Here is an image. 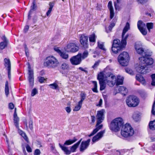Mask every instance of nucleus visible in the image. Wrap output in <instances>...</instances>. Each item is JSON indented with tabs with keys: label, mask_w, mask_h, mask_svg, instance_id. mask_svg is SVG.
<instances>
[{
	"label": "nucleus",
	"mask_w": 155,
	"mask_h": 155,
	"mask_svg": "<svg viewBox=\"0 0 155 155\" xmlns=\"http://www.w3.org/2000/svg\"><path fill=\"white\" fill-rule=\"evenodd\" d=\"M139 59L140 61V64L141 66L137 68V71L141 74H145L146 72L145 68L147 65H151L153 63V59L151 58L144 57H139Z\"/></svg>",
	"instance_id": "nucleus-1"
},
{
	"label": "nucleus",
	"mask_w": 155,
	"mask_h": 155,
	"mask_svg": "<svg viewBox=\"0 0 155 155\" xmlns=\"http://www.w3.org/2000/svg\"><path fill=\"white\" fill-rule=\"evenodd\" d=\"M134 133V129L129 124H126L122 126L121 134L123 137L126 138H130Z\"/></svg>",
	"instance_id": "nucleus-2"
},
{
	"label": "nucleus",
	"mask_w": 155,
	"mask_h": 155,
	"mask_svg": "<svg viewBox=\"0 0 155 155\" xmlns=\"http://www.w3.org/2000/svg\"><path fill=\"white\" fill-rule=\"evenodd\" d=\"M124 124L123 119L120 117L114 120L110 125V128L111 130L114 132H117Z\"/></svg>",
	"instance_id": "nucleus-3"
},
{
	"label": "nucleus",
	"mask_w": 155,
	"mask_h": 155,
	"mask_svg": "<svg viewBox=\"0 0 155 155\" xmlns=\"http://www.w3.org/2000/svg\"><path fill=\"white\" fill-rule=\"evenodd\" d=\"M58 64L57 59L53 56L47 57L44 63L45 66L50 68H55L58 66Z\"/></svg>",
	"instance_id": "nucleus-4"
},
{
	"label": "nucleus",
	"mask_w": 155,
	"mask_h": 155,
	"mask_svg": "<svg viewBox=\"0 0 155 155\" xmlns=\"http://www.w3.org/2000/svg\"><path fill=\"white\" fill-rule=\"evenodd\" d=\"M129 60L128 54L126 52L124 51L121 53L118 57V61L120 64L122 66H127Z\"/></svg>",
	"instance_id": "nucleus-5"
},
{
	"label": "nucleus",
	"mask_w": 155,
	"mask_h": 155,
	"mask_svg": "<svg viewBox=\"0 0 155 155\" xmlns=\"http://www.w3.org/2000/svg\"><path fill=\"white\" fill-rule=\"evenodd\" d=\"M126 102L129 107H135L139 104V100L136 96L134 95H130L127 98Z\"/></svg>",
	"instance_id": "nucleus-6"
},
{
	"label": "nucleus",
	"mask_w": 155,
	"mask_h": 155,
	"mask_svg": "<svg viewBox=\"0 0 155 155\" xmlns=\"http://www.w3.org/2000/svg\"><path fill=\"white\" fill-rule=\"evenodd\" d=\"M81 61V53H79L77 55L73 56L70 59L71 64L73 65L80 64Z\"/></svg>",
	"instance_id": "nucleus-7"
},
{
	"label": "nucleus",
	"mask_w": 155,
	"mask_h": 155,
	"mask_svg": "<svg viewBox=\"0 0 155 155\" xmlns=\"http://www.w3.org/2000/svg\"><path fill=\"white\" fill-rule=\"evenodd\" d=\"M105 111L104 110L98 111L97 112L96 115L97 121V124H101L104 120V113Z\"/></svg>",
	"instance_id": "nucleus-8"
},
{
	"label": "nucleus",
	"mask_w": 155,
	"mask_h": 155,
	"mask_svg": "<svg viewBox=\"0 0 155 155\" xmlns=\"http://www.w3.org/2000/svg\"><path fill=\"white\" fill-rule=\"evenodd\" d=\"M80 42L81 46L84 48H87V36L84 34L81 35Z\"/></svg>",
	"instance_id": "nucleus-9"
},
{
	"label": "nucleus",
	"mask_w": 155,
	"mask_h": 155,
	"mask_svg": "<svg viewBox=\"0 0 155 155\" xmlns=\"http://www.w3.org/2000/svg\"><path fill=\"white\" fill-rule=\"evenodd\" d=\"M67 48L69 49V51H70L72 52H75L78 50L79 47L74 43H70L68 45Z\"/></svg>",
	"instance_id": "nucleus-10"
},
{
	"label": "nucleus",
	"mask_w": 155,
	"mask_h": 155,
	"mask_svg": "<svg viewBox=\"0 0 155 155\" xmlns=\"http://www.w3.org/2000/svg\"><path fill=\"white\" fill-rule=\"evenodd\" d=\"M105 133V130L101 131L98 133L95 136H94L92 139L93 143L98 141L103 136V134Z\"/></svg>",
	"instance_id": "nucleus-11"
},
{
	"label": "nucleus",
	"mask_w": 155,
	"mask_h": 155,
	"mask_svg": "<svg viewBox=\"0 0 155 155\" xmlns=\"http://www.w3.org/2000/svg\"><path fill=\"white\" fill-rule=\"evenodd\" d=\"M97 124L96 125V128L93 131L91 132V134L88 135L89 137H91L93 136L95 134H96L99 130L102 128L103 126V125H100V124H97Z\"/></svg>",
	"instance_id": "nucleus-12"
},
{
	"label": "nucleus",
	"mask_w": 155,
	"mask_h": 155,
	"mask_svg": "<svg viewBox=\"0 0 155 155\" xmlns=\"http://www.w3.org/2000/svg\"><path fill=\"white\" fill-rule=\"evenodd\" d=\"M124 48V47L121 45L120 47H116L115 46H112L111 50L114 53L116 54L121 51Z\"/></svg>",
	"instance_id": "nucleus-13"
},
{
	"label": "nucleus",
	"mask_w": 155,
	"mask_h": 155,
	"mask_svg": "<svg viewBox=\"0 0 155 155\" xmlns=\"http://www.w3.org/2000/svg\"><path fill=\"white\" fill-rule=\"evenodd\" d=\"M125 34L122 35V40H121V45L125 47L127 44V38L129 34H127L125 36Z\"/></svg>",
	"instance_id": "nucleus-14"
},
{
	"label": "nucleus",
	"mask_w": 155,
	"mask_h": 155,
	"mask_svg": "<svg viewBox=\"0 0 155 155\" xmlns=\"http://www.w3.org/2000/svg\"><path fill=\"white\" fill-rule=\"evenodd\" d=\"M4 65L5 67L7 68V70H11V64L9 59L5 58L4 59Z\"/></svg>",
	"instance_id": "nucleus-15"
},
{
	"label": "nucleus",
	"mask_w": 155,
	"mask_h": 155,
	"mask_svg": "<svg viewBox=\"0 0 155 155\" xmlns=\"http://www.w3.org/2000/svg\"><path fill=\"white\" fill-rule=\"evenodd\" d=\"M54 5V2H51L49 3V8L46 13V15L47 16H49Z\"/></svg>",
	"instance_id": "nucleus-16"
},
{
	"label": "nucleus",
	"mask_w": 155,
	"mask_h": 155,
	"mask_svg": "<svg viewBox=\"0 0 155 155\" xmlns=\"http://www.w3.org/2000/svg\"><path fill=\"white\" fill-rule=\"evenodd\" d=\"M124 79V78L123 77L118 76L117 77L116 82H115V83H116V85L118 86L122 84L123 83Z\"/></svg>",
	"instance_id": "nucleus-17"
},
{
	"label": "nucleus",
	"mask_w": 155,
	"mask_h": 155,
	"mask_svg": "<svg viewBox=\"0 0 155 155\" xmlns=\"http://www.w3.org/2000/svg\"><path fill=\"white\" fill-rule=\"evenodd\" d=\"M104 76L105 78H106L108 80H114L116 79L115 76L110 72H108L106 73Z\"/></svg>",
	"instance_id": "nucleus-18"
},
{
	"label": "nucleus",
	"mask_w": 155,
	"mask_h": 155,
	"mask_svg": "<svg viewBox=\"0 0 155 155\" xmlns=\"http://www.w3.org/2000/svg\"><path fill=\"white\" fill-rule=\"evenodd\" d=\"M136 79L139 81L141 82L142 84H144L146 81L143 76L140 74H137L136 76Z\"/></svg>",
	"instance_id": "nucleus-19"
},
{
	"label": "nucleus",
	"mask_w": 155,
	"mask_h": 155,
	"mask_svg": "<svg viewBox=\"0 0 155 155\" xmlns=\"http://www.w3.org/2000/svg\"><path fill=\"white\" fill-rule=\"evenodd\" d=\"M118 91L124 95L128 92V90L124 86H120L118 88Z\"/></svg>",
	"instance_id": "nucleus-20"
},
{
	"label": "nucleus",
	"mask_w": 155,
	"mask_h": 155,
	"mask_svg": "<svg viewBox=\"0 0 155 155\" xmlns=\"http://www.w3.org/2000/svg\"><path fill=\"white\" fill-rule=\"evenodd\" d=\"M60 147L61 148L62 150H63L66 155H69L71 153V151L68 150V147H67L62 146L61 144L59 143Z\"/></svg>",
	"instance_id": "nucleus-21"
},
{
	"label": "nucleus",
	"mask_w": 155,
	"mask_h": 155,
	"mask_svg": "<svg viewBox=\"0 0 155 155\" xmlns=\"http://www.w3.org/2000/svg\"><path fill=\"white\" fill-rule=\"evenodd\" d=\"M106 78H105L104 74L102 72H100L98 74L97 76V79L99 82L106 81Z\"/></svg>",
	"instance_id": "nucleus-22"
},
{
	"label": "nucleus",
	"mask_w": 155,
	"mask_h": 155,
	"mask_svg": "<svg viewBox=\"0 0 155 155\" xmlns=\"http://www.w3.org/2000/svg\"><path fill=\"white\" fill-rule=\"evenodd\" d=\"M81 139L79 141H78L77 143L74 144L73 146L71 147L70 148V151L71 152H74L80 144Z\"/></svg>",
	"instance_id": "nucleus-23"
},
{
	"label": "nucleus",
	"mask_w": 155,
	"mask_h": 155,
	"mask_svg": "<svg viewBox=\"0 0 155 155\" xmlns=\"http://www.w3.org/2000/svg\"><path fill=\"white\" fill-rule=\"evenodd\" d=\"M77 139L74 137L72 140L69 139L66 140L64 143V145H69L75 142Z\"/></svg>",
	"instance_id": "nucleus-24"
},
{
	"label": "nucleus",
	"mask_w": 155,
	"mask_h": 155,
	"mask_svg": "<svg viewBox=\"0 0 155 155\" xmlns=\"http://www.w3.org/2000/svg\"><path fill=\"white\" fill-rule=\"evenodd\" d=\"M137 26L138 29L144 28L146 26L145 24L141 20L138 21Z\"/></svg>",
	"instance_id": "nucleus-25"
},
{
	"label": "nucleus",
	"mask_w": 155,
	"mask_h": 155,
	"mask_svg": "<svg viewBox=\"0 0 155 155\" xmlns=\"http://www.w3.org/2000/svg\"><path fill=\"white\" fill-rule=\"evenodd\" d=\"M87 146V141L84 142L83 141L81 143L80 146V150L81 151H83L85 149Z\"/></svg>",
	"instance_id": "nucleus-26"
},
{
	"label": "nucleus",
	"mask_w": 155,
	"mask_h": 155,
	"mask_svg": "<svg viewBox=\"0 0 155 155\" xmlns=\"http://www.w3.org/2000/svg\"><path fill=\"white\" fill-rule=\"evenodd\" d=\"M121 45V41L118 39H114L113 41L112 46L116 47H120Z\"/></svg>",
	"instance_id": "nucleus-27"
},
{
	"label": "nucleus",
	"mask_w": 155,
	"mask_h": 155,
	"mask_svg": "<svg viewBox=\"0 0 155 155\" xmlns=\"http://www.w3.org/2000/svg\"><path fill=\"white\" fill-rule=\"evenodd\" d=\"M106 81L99 82L100 91H103L105 89L106 86Z\"/></svg>",
	"instance_id": "nucleus-28"
},
{
	"label": "nucleus",
	"mask_w": 155,
	"mask_h": 155,
	"mask_svg": "<svg viewBox=\"0 0 155 155\" xmlns=\"http://www.w3.org/2000/svg\"><path fill=\"white\" fill-rule=\"evenodd\" d=\"M5 93L6 96L8 97L9 93L8 83V81H6L5 83Z\"/></svg>",
	"instance_id": "nucleus-29"
},
{
	"label": "nucleus",
	"mask_w": 155,
	"mask_h": 155,
	"mask_svg": "<svg viewBox=\"0 0 155 155\" xmlns=\"http://www.w3.org/2000/svg\"><path fill=\"white\" fill-rule=\"evenodd\" d=\"M113 80L111 79H106V83L110 87H112L115 84V82H113L112 81Z\"/></svg>",
	"instance_id": "nucleus-30"
},
{
	"label": "nucleus",
	"mask_w": 155,
	"mask_h": 155,
	"mask_svg": "<svg viewBox=\"0 0 155 155\" xmlns=\"http://www.w3.org/2000/svg\"><path fill=\"white\" fill-rule=\"evenodd\" d=\"M92 82L94 85V88L92 89V90L94 92L98 93L97 82L96 81H92Z\"/></svg>",
	"instance_id": "nucleus-31"
},
{
	"label": "nucleus",
	"mask_w": 155,
	"mask_h": 155,
	"mask_svg": "<svg viewBox=\"0 0 155 155\" xmlns=\"http://www.w3.org/2000/svg\"><path fill=\"white\" fill-rule=\"evenodd\" d=\"M129 28L130 24L128 22H127L126 23V26L124 28L122 34H123V35L125 34L126 32L128 30Z\"/></svg>",
	"instance_id": "nucleus-32"
},
{
	"label": "nucleus",
	"mask_w": 155,
	"mask_h": 155,
	"mask_svg": "<svg viewBox=\"0 0 155 155\" xmlns=\"http://www.w3.org/2000/svg\"><path fill=\"white\" fill-rule=\"evenodd\" d=\"M96 36L94 33L90 35L89 37V41L91 42L95 43V42Z\"/></svg>",
	"instance_id": "nucleus-33"
},
{
	"label": "nucleus",
	"mask_w": 155,
	"mask_h": 155,
	"mask_svg": "<svg viewBox=\"0 0 155 155\" xmlns=\"http://www.w3.org/2000/svg\"><path fill=\"white\" fill-rule=\"evenodd\" d=\"M135 48L137 51L138 52L139 50H141L142 48V45L141 44L140 42H136L135 45Z\"/></svg>",
	"instance_id": "nucleus-34"
},
{
	"label": "nucleus",
	"mask_w": 155,
	"mask_h": 155,
	"mask_svg": "<svg viewBox=\"0 0 155 155\" xmlns=\"http://www.w3.org/2000/svg\"><path fill=\"white\" fill-rule=\"evenodd\" d=\"M28 77H34L33 71L31 69L30 64H29L28 67Z\"/></svg>",
	"instance_id": "nucleus-35"
},
{
	"label": "nucleus",
	"mask_w": 155,
	"mask_h": 155,
	"mask_svg": "<svg viewBox=\"0 0 155 155\" xmlns=\"http://www.w3.org/2000/svg\"><path fill=\"white\" fill-rule=\"evenodd\" d=\"M149 127L151 130H155V120L150 122L149 124Z\"/></svg>",
	"instance_id": "nucleus-36"
},
{
	"label": "nucleus",
	"mask_w": 155,
	"mask_h": 155,
	"mask_svg": "<svg viewBox=\"0 0 155 155\" xmlns=\"http://www.w3.org/2000/svg\"><path fill=\"white\" fill-rule=\"evenodd\" d=\"M13 120L15 125L17 128H18L19 118L18 117L14 118Z\"/></svg>",
	"instance_id": "nucleus-37"
},
{
	"label": "nucleus",
	"mask_w": 155,
	"mask_h": 155,
	"mask_svg": "<svg viewBox=\"0 0 155 155\" xmlns=\"http://www.w3.org/2000/svg\"><path fill=\"white\" fill-rule=\"evenodd\" d=\"M28 79L30 86L32 87L34 85V77H28Z\"/></svg>",
	"instance_id": "nucleus-38"
},
{
	"label": "nucleus",
	"mask_w": 155,
	"mask_h": 155,
	"mask_svg": "<svg viewBox=\"0 0 155 155\" xmlns=\"http://www.w3.org/2000/svg\"><path fill=\"white\" fill-rule=\"evenodd\" d=\"M59 55L62 58L64 59H67L68 57V54L62 51Z\"/></svg>",
	"instance_id": "nucleus-39"
},
{
	"label": "nucleus",
	"mask_w": 155,
	"mask_h": 155,
	"mask_svg": "<svg viewBox=\"0 0 155 155\" xmlns=\"http://www.w3.org/2000/svg\"><path fill=\"white\" fill-rule=\"evenodd\" d=\"M61 67L63 70H68L69 69L68 64L64 63L62 64Z\"/></svg>",
	"instance_id": "nucleus-40"
},
{
	"label": "nucleus",
	"mask_w": 155,
	"mask_h": 155,
	"mask_svg": "<svg viewBox=\"0 0 155 155\" xmlns=\"http://www.w3.org/2000/svg\"><path fill=\"white\" fill-rule=\"evenodd\" d=\"M86 94H85L83 92H81L80 96L81 98V100L79 101L80 103H82L83 101L85 99Z\"/></svg>",
	"instance_id": "nucleus-41"
},
{
	"label": "nucleus",
	"mask_w": 155,
	"mask_h": 155,
	"mask_svg": "<svg viewBox=\"0 0 155 155\" xmlns=\"http://www.w3.org/2000/svg\"><path fill=\"white\" fill-rule=\"evenodd\" d=\"M7 43L5 42H2L0 43V49L1 50L4 49L7 46Z\"/></svg>",
	"instance_id": "nucleus-42"
},
{
	"label": "nucleus",
	"mask_w": 155,
	"mask_h": 155,
	"mask_svg": "<svg viewBox=\"0 0 155 155\" xmlns=\"http://www.w3.org/2000/svg\"><path fill=\"white\" fill-rule=\"evenodd\" d=\"M82 103L78 102V104L75 107L73 110L74 111H77L79 110L81 107Z\"/></svg>",
	"instance_id": "nucleus-43"
},
{
	"label": "nucleus",
	"mask_w": 155,
	"mask_h": 155,
	"mask_svg": "<svg viewBox=\"0 0 155 155\" xmlns=\"http://www.w3.org/2000/svg\"><path fill=\"white\" fill-rule=\"evenodd\" d=\"M115 24L114 22H111L110 24V25H109V26L108 27V31L107 30V29H106V32L108 33L109 32V31H111L112 28H113L115 26Z\"/></svg>",
	"instance_id": "nucleus-44"
},
{
	"label": "nucleus",
	"mask_w": 155,
	"mask_h": 155,
	"mask_svg": "<svg viewBox=\"0 0 155 155\" xmlns=\"http://www.w3.org/2000/svg\"><path fill=\"white\" fill-rule=\"evenodd\" d=\"M33 5H32L31 7V9L30 11H31V12H32L33 11H35L36 9V8L37 7V6L35 5V0H34L33 3Z\"/></svg>",
	"instance_id": "nucleus-45"
},
{
	"label": "nucleus",
	"mask_w": 155,
	"mask_h": 155,
	"mask_svg": "<svg viewBox=\"0 0 155 155\" xmlns=\"http://www.w3.org/2000/svg\"><path fill=\"white\" fill-rule=\"evenodd\" d=\"M146 26L149 31H150V29H152L153 27V24L152 23H147V24Z\"/></svg>",
	"instance_id": "nucleus-46"
},
{
	"label": "nucleus",
	"mask_w": 155,
	"mask_h": 155,
	"mask_svg": "<svg viewBox=\"0 0 155 155\" xmlns=\"http://www.w3.org/2000/svg\"><path fill=\"white\" fill-rule=\"evenodd\" d=\"M50 87L53 89H57L58 88V85L55 83H54L49 85Z\"/></svg>",
	"instance_id": "nucleus-47"
},
{
	"label": "nucleus",
	"mask_w": 155,
	"mask_h": 155,
	"mask_svg": "<svg viewBox=\"0 0 155 155\" xmlns=\"http://www.w3.org/2000/svg\"><path fill=\"white\" fill-rule=\"evenodd\" d=\"M151 55L152 52H149L147 51H144L143 55H142V57H148L151 56Z\"/></svg>",
	"instance_id": "nucleus-48"
},
{
	"label": "nucleus",
	"mask_w": 155,
	"mask_h": 155,
	"mask_svg": "<svg viewBox=\"0 0 155 155\" xmlns=\"http://www.w3.org/2000/svg\"><path fill=\"white\" fill-rule=\"evenodd\" d=\"M125 71L127 73L130 74L131 75H133L134 74V72L132 71V70L130 68H125Z\"/></svg>",
	"instance_id": "nucleus-49"
},
{
	"label": "nucleus",
	"mask_w": 155,
	"mask_h": 155,
	"mask_svg": "<svg viewBox=\"0 0 155 155\" xmlns=\"http://www.w3.org/2000/svg\"><path fill=\"white\" fill-rule=\"evenodd\" d=\"M152 79L151 84L152 86H155V74H153L151 75Z\"/></svg>",
	"instance_id": "nucleus-50"
},
{
	"label": "nucleus",
	"mask_w": 155,
	"mask_h": 155,
	"mask_svg": "<svg viewBox=\"0 0 155 155\" xmlns=\"http://www.w3.org/2000/svg\"><path fill=\"white\" fill-rule=\"evenodd\" d=\"M38 93V91L36 88H34L31 91V96H34Z\"/></svg>",
	"instance_id": "nucleus-51"
},
{
	"label": "nucleus",
	"mask_w": 155,
	"mask_h": 155,
	"mask_svg": "<svg viewBox=\"0 0 155 155\" xmlns=\"http://www.w3.org/2000/svg\"><path fill=\"white\" fill-rule=\"evenodd\" d=\"M6 141L8 144V153L9 155H12L11 153V149L10 148V144L8 143V140L7 138L6 139Z\"/></svg>",
	"instance_id": "nucleus-52"
},
{
	"label": "nucleus",
	"mask_w": 155,
	"mask_h": 155,
	"mask_svg": "<svg viewBox=\"0 0 155 155\" xmlns=\"http://www.w3.org/2000/svg\"><path fill=\"white\" fill-rule=\"evenodd\" d=\"M87 57V51L86 50L83 53V54H81V59H84Z\"/></svg>",
	"instance_id": "nucleus-53"
},
{
	"label": "nucleus",
	"mask_w": 155,
	"mask_h": 155,
	"mask_svg": "<svg viewBox=\"0 0 155 155\" xmlns=\"http://www.w3.org/2000/svg\"><path fill=\"white\" fill-rule=\"evenodd\" d=\"M24 46L25 48V51L26 55L27 57L29 56V52L28 48L27 47L26 45L25 44L24 45Z\"/></svg>",
	"instance_id": "nucleus-54"
},
{
	"label": "nucleus",
	"mask_w": 155,
	"mask_h": 155,
	"mask_svg": "<svg viewBox=\"0 0 155 155\" xmlns=\"http://www.w3.org/2000/svg\"><path fill=\"white\" fill-rule=\"evenodd\" d=\"M139 30L140 31V32H141V33L144 35H147V31L144 28H140V29H139Z\"/></svg>",
	"instance_id": "nucleus-55"
},
{
	"label": "nucleus",
	"mask_w": 155,
	"mask_h": 155,
	"mask_svg": "<svg viewBox=\"0 0 155 155\" xmlns=\"http://www.w3.org/2000/svg\"><path fill=\"white\" fill-rule=\"evenodd\" d=\"M107 6L110 10H114L113 7L112 5V2L111 1H110L108 2Z\"/></svg>",
	"instance_id": "nucleus-56"
},
{
	"label": "nucleus",
	"mask_w": 155,
	"mask_h": 155,
	"mask_svg": "<svg viewBox=\"0 0 155 155\" xmlns=\"http://www.w3.org/2000/svg\"><path fill=\"white\" fill-rule=\"evenodd\" d=\"M21 135L23 137L25 140L28 143H29V141L28 138L25 133H23Z\"/></svg>",
	"instance_id": "nucleus-57"
},
{
	"label": "nucleus",
	"mask_w": 155,
	"mask_h": 155,
	"mask_svg": "<svg viewBox=\"0 0 155 155\" xmlns=\"http://www.w3.org/2000/svg\"><path fill=\"white\" fill-rule=\"evenodd\" d=\"M97 43L98 46L100 49L104 51L105 50V49L104 47V45L103 44L100 43L99 41Z\"/></svg>",
	"instance_id": "nucleus-58"
},
{
	"label": "nucleus",
	"mask_w": 155,
	"mask_h": 155,
	"mask_svg": "<svg viewBox=\"0 0 155 155\" xmlns=\"http://www.w3.org/2000/svg\"><path fill=\"white\" fill-rule=\"evenodd\" d=\"M100 61H101L100 60H98V61H96L94 63V64L92 66V67L94 69L96 68L99 65Z\"/></svg>",
	"instance_id": "nucleus-59"
},
{
	"label": "nucleus",
	"mask_w": 155,
	"mask_h": 155,
	"mask_svg": "<svg viewBox=\"0 0 155 155\" xmlns=\"http://www.w3.org/2000/svg\"><path fill=\"white\" fill-rule=\"evenodd\" d=\"M41 153L40 150L39 149H36L34 152V155H40Z\"/></svg>",
	"instance_id": "nucleus-60"
},
{
	"label": "nucleus",
	"mask_w": 155,
	"mask_h": 155,
	"mask_svg": "<svg viewBox=\"0 0 155 155\" xmlns=\"http://www.w3.org/2000/svg\"><path fill=\"white\" fill-rule=\"evenodd\" d=\"M26 148L27 151L29 153H31L32 152V150L28 144H27L26 146Z\"/></svg>",
	"instance_id": "nucleus-61"
},
{
	"label": "nucleus",
	"mask_w": 155,
	"mask_h": 155,
	"mask_svg": "<svg viewBox=\"0 0 155 155\" xmlns=\"http://www.w3.org/2000/svg\"><path fill=\"white\" fill-rule=\"evenodd\" d=\"M38 78L39 81L41 83H43L45 80L43 77H38Z\"/></svg>",
	"instance_id": "nucleus-62"
},
{
	"label": "nucleus",
	"mask_w": 155,
	"mask_h": 155,
	"mask_svg": "<svg viewBox=\"0 0 155 155\" xmlns=\"http://www.w3.org/2000/svg\"><path fill=\"white\" fill-rule=\"evenodd\" d=\"M29 127L31 130H32L33 129V124L32 120H30L29 122Z\"/></svg>",
	"instance_id": "nucleus-63"
},
{
	"label": "nucleus",
	"mask_w": 155,
	"mask_h": 155,
	"mask_svg": "<svg viewBox=\"0 0 155 155\" xmlns=\"http://www.w3.org/2000/svg\"><path fill=\"white\" fill-rule=\"evenodd\" d=\"M110 19H112L114 17V10H110Z\"/></svg>",
	"instance_id": "nucleus-64"
}]
</instances>
